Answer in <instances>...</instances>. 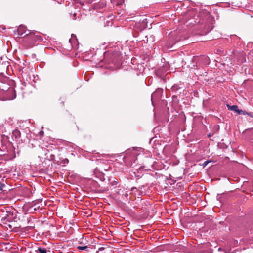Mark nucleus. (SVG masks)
<instances>
[{
  "instance_id": "f257e3e1",
  "label": "nucleus",
  "mask_w": 253,
  "mask_h": 253,
  "mask_svg": "<svg viewBox=\"0 0 253 253\" xmlns=\"http://www.w3.org/2000/svg\"><path fill=\"white\" fill-rule=\"evenodd\" d=\"M163 92V89L161 88L157 89L155 92L153 93L151 95V101L152 104L154 103V101L155 99H157V98H159L160 96L161 95Z\"/></svg>"
},
{
  "instance_id": "f03ea898",
  "label": "nucleus",
  "mask_w": 253,
  "mask_h": 253,
  "mask_svg": "<svg viewBox=\"0 0 253 253\" xmlns=\"http://www.w3.org/2000/svg\"><path fill=\"white\" fill-rule=\"evenodd\" d=\"M11 93L12 94V96H7V100H13L16 97V93L15 90L13 89H10L8 90L7 94Z\"/></svg>"
},
{
  "instance_id": "7ed1b4c3",
  "label": "nucleus",
  "mask_w": 253,
  "mask_h": 253,
  "mask_svg": "<svg viewBox=\"0 0 253 253\" xmlns=\"http://www.w3.org/2000/svg\"><path fill=\"white\" fill-rule=\"evenodd\" d=\"M23 28L24 27L23 26L19 27L18 29V33L19 35L21 36H23V37H24L25 36L27 35L28 34L26 33V31H25L24 32H22Z\"/></svg>"
},
{
  "instance_id": "20e7f679",
  "label": "nucleus",
  "mask_w": 253,
  "mask_h": 253,
  "mask_svg": "<svg viewBox=\"0 0 253 253\" xmlns=\"http://www.w3.org/2000/svg\"><path fill=\"white\" fill-rule=\"evenodd\" d=\"M227 107H228V109L229 110L234 111L238 113L239 109H238V107L237 106H236V105L230 106L229 105H227Z\"/></svg>"
},
{
  "instance_id": "39448f33",
  "label": "nucleus",
  "mask_w": 253,
  "mask_h": 253,
  "mask_svg": "<svg viewBox=\"0 0 253 253\" xmlns=\"http://www.w3.org/2000/svg\"><path fill=\"white\" fill-rule=\"evenodd\" d=\"M88 248L87 246H78L77 247V249L79 251L87 250Z\"/></svg>"
},
{
  "instance_id": "423d86ee",
  "label": "nucleus",
  "mask_w": 253,
  "mask_h": 253,
  "mask_svg": "<svg viewBox=\"0 0 253 253\" xmlns=\"http://www.w3.org/2000/svg\"><path fill=\"white\" fill-rule=\"evenodd\" d=\"M38 251L39 252V253H46L47 252L46 250L45 249L41 247H38V250H36L35 251L37 252Z\"/></svg>"
},
{
  "instance_id": "0eeeda50",
  "label": "nucleus",
  "mask_w": 253,
  "mask_h": 253,
  "mask_svg": "<svg viewBox=\"0 0 253 253\" xmlns=\"http://www.w3.org/2000/svg\"><path fill=\"white\" fill-rule=\"evenodd\" d=\"M194 23H201L202 24H206V21H205V19L203 18L200 17V19L199 20H198V19H196V20H194Z\"/></svg>"
},
{
  "instance_id": "6e6552de",
  "label": "nucleus",
  "mask_w": 253,
  "mask_h": 253,
  "mask_svg": "<svg viewBox=\"0 0 253 253\" xmlns=\"http://www.w3.org/2000/svg\"><path fill=\"white\" fill-rule=\"evenodd\" d=\"M204 13L205 14L207 19L210 21L211 19V17L210 14L207 12H204Z\"/></svg>"
},
{
  "instance_id": "1a4fd4ad",
  "label": "nucleus",
  "mask_w": 253,
  "mask_h": 253,
  "mask_svg": "<svg viewBox=\"0 0 253 253\" xmlns=\"http://www.w3.org/2000/svg\"><path fill=\"white\" fill-rule=\"evenodd\" d=\"M238 113L239 114H244V115H245L246 114H249L247 112H246L245 111H243L242 110H239H239L238 111Z\"/></svg>"
},
{
  "instance_id": "9d476101",
  "label": "nucleus",
  "mask_w": 253,
  "mask_h": 253,
  "mask_svg": "<svg viewBox=\"0 0 253 253\" xmlns=\"http://www.w3.org/2000/svg\"><path fill=\"white\" fill-rule=\"evenodd\" d=\"M26 84L25 83H23L22 84H21V89L22 90H24L25 89V87H26Z\"/></svg>"
},
{
  "instance_id": "9b49d317",
  "label": "nucleus",
  "mask_w": 253,
  "mask_h": 253,
  "mask_svg": "<svg viewBox=\"0 0 253 253\" xmlns=\"http://www.w3.org/2000/svg\"><path fill=\"white\" fill-rule=\"evenodd\" d=\"M211 162V161H206L203 164L202 166L205 167L209 163Z\"/></svg>"
},
{
  "instance_id": "f8f14e48",
  "label": "nucleus",
  "mask_w": 253,
  "mask_h": 253,
  "mask_svg": "<svg viewBox=\"0 0 253 253\" xmlns=\"http://www.w3.org/2000/svg\"><path fill=\"white\" fill-rule=\"evenodd\" d=\"M132 154L134 156L135 155H139V154H137V153L135 152L134 150H133L132 152Z\"/></svg>"
},
{
  "instance_id": "ddd939ff",
  "label": "nucleus",
  "mask_w": 253,
  "mask_h": 253,
  "mask_svg": "<svg viewBox=\"0 0 253 253\" xmlns=\"http://www.w3.org/2000/svg\"><path fill=\"white\" fill-rule=\"evenodd\" d=\"M135 189H136V187H133V188H131V190L132 191H133L134 190H135Z\"/></svg>"
},
{
  "instance_id": "4468645a",
  "label": "nucleus",
  "mask_w": 253,
  "mask_h": 253,
  "mask_svg": "<svg viewBox=\"0 0 253 253\" xmlns=\"http://www.w3.org/2000/svg\"><path fill=\"white\" fill-rule=\"evenodd\" d=\"M73 15H74V17L75 18V17H76V13H74Z\"/></svg>"
},
{
  "instance_id": "2eb2a0df",
  "label": "nucleus",
  "mask_w": 253,
  "mask_h": 253,
  "mask_svg": "<svg viewBox=\"0 0 253 253\" xmlns=\"http://www.w3.org/2000/svg\"><path fill=\"white\" fill-rule=\"evenodd\" d=\"M190 24H192V23H193V22H192V21H191V22H190Z\"/></svg>"
},
{
  "instance_id": "dca6fc26",
  "label": "nucleus",
  "mask_w": 253,
  "mask_h": 253,
  "mask_svg": "<svg viewBox=\"0 0 253 253\" xmlns=\"http://www.w3.org/2000/svg\"><path fill=\"white\" fill-rule=\"evenodd\" d=\"M0 184H1V183L0 182Z\"/></svg>"
}]
</instances>
